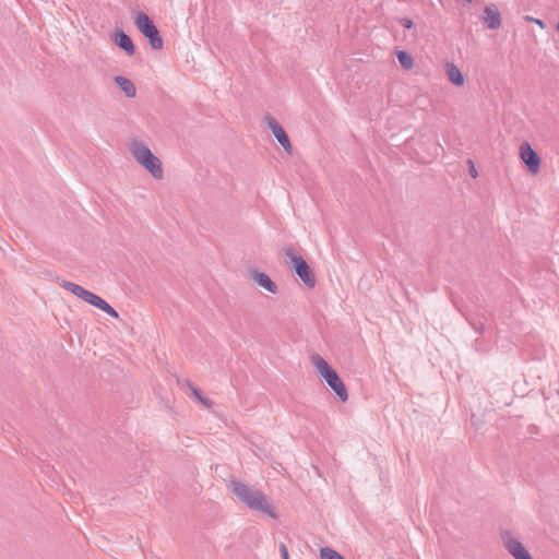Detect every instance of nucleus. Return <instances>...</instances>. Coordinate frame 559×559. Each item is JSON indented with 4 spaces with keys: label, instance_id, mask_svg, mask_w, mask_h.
<instances>
[{
    "label": "nucleus",
    "instance_id": "412c9836",
    "mask_svg": "<svg viewBox=\"0 0 559 559\" xmlns=\"http://www.w3.org/2000/svg\"><path fill=\"white\" fill-rule=\"evenodd\" d=\"M402 25L405 27V28H412L413 27V21L409 20V19H404L402 21Z\"/></svg>",
    "mask_w": 559,
    "mask_h": 559
},
{
    "label": "nucleus",
    "instance_id": "4be33fe9",
    "mask_svg": "<svg viewBox=\"0 0 559 559\" xmlns=\"http://www.w3.org/2000/svg\"><path fill=\"white\" fill-rule=\"evenodd\" d=\"M483 19L485 22L489 21V8H485L483 12Z\"/></svg>",
    "mask_w": 559,
    "mask_h": 559
},
{
    "label": "nucleus",
    "instance_id": "39448f33",
    "mask_svg": "<svg viewBox=\"0 0 559 559\" xmlns=\"http://www.w3.org/2000/svg\"><path fill=\"white\" fill-rule=\"evenodd\" d=\"M134 24L136 28L148 39L153 49L159 50L163 48V39L159 32L146 13L139 12L134 17Z\"/></svg>",
    "mask_w": 559,
    "mask_h": 559
},
{
    "label": "nucleus",
    "instance_id": "f8f14e48",
    "mask_svg": "<svg viewBox=\"0 0 559 559\" xmlns=\"http://www.w3.org/2000/svg\"><path fill=\"white\" fill-rule=\"evenodd\" d=\"M445 71L448 80L455 86H462L465 82L462 71L453 62L445 63Z\"/></svg>",
    "mask_w": 559,
    "mask_h": 559
},
{
    "label": "nucleus",
    "instance_id": "f257e3e1",
    "mask_svg": "<svg viewBox=\"0 0 559 559\" xmlns=\"http://www.w3.org/2000/svg\"><path fill=\"white\" fill-rule=\"evenodd\" d=\"M228 489L234 497L249 510L277 521L280 514L273 500L259 488L241 480L233 479L228 483Z\"/></svg>",
    "mask_w": 559,
    "mask_h": 559
},
{
    "label": "nucleus",
    "instance_id": "6e6552de",
    "mask_svg": "<svg viewBox=\"0 0 559 559\" xmlns=\"http://www.w3.org/2000/svg\"><path fill=\"white\" fill-rule=\"evenodd\" d=\"M264 122L267 126V128L271 130L277 142L281 144V146L284 148V151L288 154L292 153L293 147L290 144V141L283 129V127L277 122V120L271 116H266L264 118Z\"/></svg>",
    "mask_w": 559,
    "mask_h": 559
},
{
    "label": "nucleus",
    "instance_id": "9d476101",
    "mask_svg": "<svg viewBox=\"0 0 559 559\" xmlns=\"http://www.w3.org/2000/svg\"><path fill=\"white\" fill-rule=\"evenodd\" d=\"M251 277L261 288L269 292L270 294H277L278 287L277 285L272 281V278L264 272L261 271H252Z\"/></svg>",
    "mask_w": 559,
    "mask_h": 559
},
{
    "label": "nucleus",
    "instance_id": "6ab92c4d",
    "mask_svg": "<svg viewBox=\"0 0 559 559\" xmlns=\"http://www.w3.org/2000/svg\"><path fill=\"white\" fill-rule=\"evenodd\" d=\"M280 551H281L282 559H288V550L284 543L280 544Z\"/></svg>",
    "mask_w": 559,
    "mask_h": 559
},
{
    "label": "nucleus",
    "instance_id": "20e7f679",
    "mask_svg": "<svg viewBox=\"0 0 559 559\" xmlns=\"http://www.w3.org/2000/svg\"><path fill=\"white\" fill-rule=\"evenodd\" d=\"M61 287L72 293L78 298L84 300L88 305H92L97 309L104 311L108 316L115 319L119 318L118 312L105 299L85 289L84 287L68 281L62 282Z\"/></svg>",
    "mask_w": 559,
    "mask_h": 559
},
{
    "label": "nucleus",
    "instance_id": "f3484780",
    "mask_svg": "<svg viewBox=\"0 0 559 559\" xmlns=\"http://www.w3.org/2000/svg\"><path fill=\"white\" fill-rule=\"evenodd\" d=\"M501 25V19L498 10L491 8V29L498 28Z\"/></svg>",
    "mask_w": 559,
    "mask_h": 559
},
{
    "label": "nucleus",
    "instance_id": "9b49d317",
    "mask_svg": "<svg viewBox=\"0 0 559 559\" xmlns=\"http://www.w3.org/2000/svg\"><path fill=\"white\" fill-rule=\"evenodd\" d=\"M114 40L118 47H120L128 56L135 53V47L132 39L123 31L115 33Z\"/></svg>",
    "mask_w": 559,
    "mask_h": 559
},
{
    "label": "nucleus",
    "instance_id": "0eeeda50",
    "mask_svg": "<svg viewBox=\"0 0 559 559\" xmlns=\"http://www.w3.org/2000/svg\"><path fill=\"white\" fill-rule=\"evenodd\" d=\"M500 538L503 547L514 559H533L522 543L510 531H501Z\"/></svg>",
    "mask_w": 559,
    "mask_h": 559
},
{
    "label": "nucleus",
    "instance_id": "ddd939ff",
    "mask_svg": "<svg viewBox=\"0 0 559 559\" xmlns=\"http://www.w3.org/2000/svg\"><path fill=\"white\" fill-rule=\"evenodd\" d=\"M114 81L117 84V86L124 93V95L127 97H129V98L135 97L136 87L130 79L122 76V75H117V76H115Z\"/></svg>",
    "mask_w": 559,
    "mask_h": 559
},
{
    "label": "nucleus",
    "instance_id": "aec40b11",
    "mask_svg": "<svg viewBox=\"0 0 559 559\" xmlns=\"http://www.w3.org/2000/svg\"><path fill=\"white\" fill-rule=\"evenodd\" d=\"M525 19L530 22H534V24H537L540 28H545V23L542 20L531 16H526Z\"/></svg>",
    "mask_w": 559,
    "mask_h": 559
},
{
    "label": "nucleus",
    "instance_id": "dca6fc26",
    "mask_svg": "<svg viewBox=\"0 0 559 559\" xmlns=\"http://www.w3.org/2000/svg\"><path fill=\"white\" fill-rule=\"evenodd\" d=\"M320 559H345L341 554L330 547L320 549Z\"/></svg>",
    "mask_w": 559,
    "mask_h": 559
},
{
    "label": "nucleus",
    "instance_id": "423d86ee",
    "mask_svg": "<svg viewBox=\"0 0 559 559\" xmlns=\"http://www.w3.org/2000/svg\"><path fill=\"white\" fill-rule=\"evenodd\" d=\"M287 257L289 258V261H288L289 266L295 271V273L301 280V282L308 288H313L316 286V277H314L312 270L310 269L308 263L305 261V259L302 257L294 253L293 250H289L287 252Z\"/></svg>",
    "mask_w": 559,
    "mask_h": 559
},
{
    "label": "nucleus",
    "instance_id": "1a4fd4ad",
    "mask_svg": "<svg viewBox=\"0 0 559 559\" xmlns=\"http://www.w3.org/2000/svg\"><path fill=\"white\" fill-rule=\"evenodd\" d=\"M520 155L531 174L537 175L540 170V158L527 142L521 144Z\"/></svg>",
    "mask_w": 559,
    "mask_h": 559
},
{
    "label": "nucleus",
    "instance_id": "f03ea898",
    "mask_svg": "<svg viewBox=\"0 0 559 559\" xmlns=\"http://www.w3.org/2000/svg\"><path fill=\"white\" fill-rule=\"evenodd\" d=\"M128 151L138 165L145 169L155 180L164 179L165 173L160 158L156 156L148 144L139 136L128 143Z\"/></svg>",
    "mask_w": 559,
    "mask_h": 559
},
{
    "label": "nucleus",
    "instance_id": "a211bd4d",
    "mask_svg": "<svg viewBox=\"0 0 559 559\" xmlns=\"http://www.w3.org/2000/svg\"><path fill=\"white\" fill-rule=\"evenodd\" d=\"M468 168H469V174L473 178H477L478 176V173H477V169H476V166L475 164L473 163V160H468Z\"/></svg>",
    "mask_w": 559,
    "mask_h": 559
},
{
    "label": "nucleus",
    "instance_id": "2eb2a0df",
    "mask_svg": "<svg viewBox=\"0 0 559 559\" xmlns=\"http://www.w3.org/2000/svg\"><path fill=\"white\" fill-rule=\"evenodd\" d=\"M190 390H191V395H192V396H193V397H194L199 403H201V404H202L204 407H206V408L212 407L213 402H212L210 399H207V397L203 396L199 389H197L195 386L191 385V386H190Z\"/></svg>",
    "mask_w": 559,
    "mask_h": 559
},
{
    "label": "nucleus",
    "instance_id": "5701e85b",
    "mask_svg": "<svg viewBox=\"0 0 559 559\" xmlns=\"http://www.w3.org/2000/svg\"><path fill=\"white\" fill-rule=\"evenodd\" d=\"M556 29L559 32V22L556 25Z\"/></svg>",
    "mask_w": 559,
    "mask_h": 559
},
{
    "label": "nucleus",
    "instance_id": "4468645a",
    "mask_svg": "<svg viewBox=\"0 0 559 559\" xmlns=\"http://www.w3.org/2000/svg\"><path fill=\"white\" fill-rule=\"evenodd\" d=\"M396 57L403 69L411 70L414 67L413 57L407 51L399 50L396 51Z\"/></svg>",
    "mask_w": 559,
    "mask_h": 559
},
{
    "label": "nucleus",
    "instance_id": "7ed1b4c3",
    "mask_svg": "<svg viewBox=\"0 0 559 559\" xmlns=\"http://www.w3.org/2000/svg\"><path fill=\"white\" fill-rule=\"evenodd\" d=\"M310 362L317 376L326 383L340 401L346 402L349 396L347 388L333 367L317 353L310 356Z\"/></svg>",
    "mask_w": 559,
    "mask_h": 559
}]
</instances>
